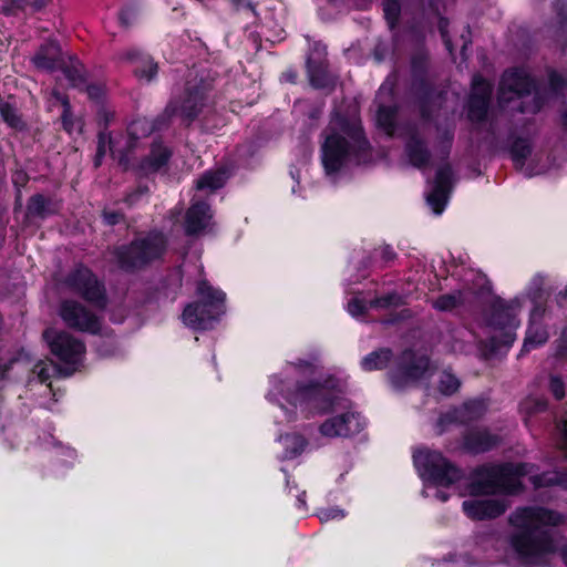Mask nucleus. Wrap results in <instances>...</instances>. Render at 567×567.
<instances>
[{
  "label": "nucleus",
  "instance_id": "nucleus-1",
  "mask_svg": "<svg viewBox=\"0 0 567 567\" xmlns=\"http://www.w3.org/2000/svg\"><path fill=\"white\" fill-rule=\"evenodd\" d=\"M311 371L310 363L287 364L280 374L271 378L269 399L279 402L286 411L290 405L308 414L338 413L320 425L319 432L324 437H348L359 433L363 429V420L350 408L347 399L332 393L338 385L331 384L330 381L322 384H300V379Z\"/></svg>",
  "mask_w": 567,
  "mask_h": 567
},
{
  "label": "nucleus",
  "instance_id": "nucleus-2",
  "mask_svg": "<svg viewBox=\"0 0 567 567\" xmlns=\"http://www.w3.org/2000/svg\"><path fill=\"white\" fill-rule=\"evenodd\" d=\"M561 516L545 508H522L512 517V525L517 528L513 537L515 550L523 557L535 558L556 549V536L544 529L546 526H556Z\"/></svg>",
  "mask_w": 567,
  "mask_h": 567
},
{
  "label": "nucleus",
  "instance_id": "nucleus-3",
  "mask_svg": "<svg viewBox=\"0 0 567 567\" xmlns=\"http://www.w3.org/2000/svg\"><path fill=\"white\" fill-rule=\"evenodd\" d=\"M361 126L347 124L341 117L332 118L321 147V159L327 174L338 172L352 156L367 148Z\"/></svg>",
  "mask_w": 567,
  "mask_h": 567
},
{
  "label": "nucleus",
  "instance_id": "nucleus-4",
  "mask_svg": "<svg viewBox=\"0 0 567 567\" xmlns=\"http://www.w3.org/2000/svg\"><path fill=\"white\" fill-rule=\"evenodd\" d=\"M168 247L165 234L152 229L145 235L134 237L130 243L115 246L112 255L120 270L136 274L161 261Z\"/></svg>",
  "mask_w": 567,
  "mask_h": 567
},
{
  "label": "nucleus",
  "instance_id": "nucleus-5",
  "mask_svg": "<svg viewBox=\"0 0 567 567\" xmlns=\"http://www.w3.org/2000/svg\"><path fill=\"white\" fill-rule=\"evenodd\" d=\"M196 295L199 301L185 307L183 322L194 330H205L226 312V293L203 279L197 284Z\"/></svg>",
  "mask_w": 567,
  "mask_h": 567
},
{
  "label": "nucleus",
  "instance_id": "nucleus-6",
  "mask_svg": "<svg viewBox=\"0 0 567 567\" xmlns=\"http://www.w3.org/2000/svg\"><path fill=\"white\" fill-rule=\"evenodd\" d=\"M528 473V466L524 464L493 465L478 468L470 484V494L516 493L522 485L519 478Z\"/></svg>",
  "mask_w": 567,
  "mask_h": 567
},
{
  "label": "nucleus",
  "instance_id": "nucleus-7",
  "mask_svg": "<svg viewBox=\"0 0 567 567\" xmlns=\"http://www.w3.org/2000/svg\"><path fill=\"white\" fill-rule=\"evenodd\" d=\"M413 461L419 475L424 481L425 496H429L431 485L450 486L461 477L460 471L436 451L417 449L413 453Z\"/></svg>",
  "mask_w": 567,
  "mask_h": 567
},
{
  "label": "nucleus",
  "instance_id": "nucleus-8",
  "mask_svg": "<svg viewBox=\"0 0 567 567\" xmlns=\"http://www.w3.org/2000/svg\"><path fill=\"white\" fill-rule=\"evenodd\" d=\"M65 287L96 310H105L109 306V296L103 280L85 266L78 264L64 278Z\"/></svg>",
  "mask_w": 567,
  "mask_h": 567
},
{
  "label": "nucleus",
  "instance_id": "nucleus-9",
  "mask_svg": "<svg viewBox=\"0 0 567 567\" xmlns=\"http://www.w3.org/2000/svg\"><path fill=\"white\" fill-rule=\"evenodd\" d=\"M43 339L51 353L68 365H75L85 352V344L65 331L44 330Z\"/></svg>",
  "mask_w": 567,
  "mask_h": 567
},
{
  "label": "nucleus",
  "instance_id": "nucleus-10",
  "mask_svg": "<svg viewBox=\"0 0 567 567\" xmlns=\"http://www.w3.org/2000/svg\"><path fill=\"white\" fill-rule=\"evenodd\" d=\"M60 317L65 324L74 330L99 334L102 329L100 318L76 300H63L60 306Z\"/></svg>",
  "mask_w": 567,
  "mask_h": 567
},
{
  "label": "nucleus",
  "instance_id": "nucleus-11",
  "mask_svg": "<svg viewBox=\"0 0 567 567\" xmlns=\"http://www.w3.org/2000/svg\"><path fill=\"white\" fill-rule=\"evenodd\" d=\"M451 187L452 169L445 164L437 168L431 190L426 195V202L434 214L440 215L444 210Z\"/></svg>",
  "mask_w": 567,
  "mask_h": 567
},
{
  "label": "nucleus",
  "instance_id": "nucleus-12",
  "mask_svg": "<svg viewBox=\"0 0 567 567\" xmlns=\"http://www.w3.org/2000/svg\"><path fill=\"white\" fill-rule=\"evenodd\" d=\"M214 226V215L206 202H195L187 209L184 220L186 234L197 236L210 230Z\"/></svg>",
  "mask_w": 567,
  "mask_h": 567
},
{
  "label": "nucleus",
  "instance_id": "nucleus-13",
  "mask_svg": "<svg viewBox=\"0 0 567 567\" xmlns=\"http://www.w3.org/2000/svg\"><path fill=\"white\" fill-rule=\"evenodd\" d=\"M532 86L533 82L525 70L506 72L501 82L499 103L504 104L514 97H520L524 93H529Z\"/></svg>",
  "mask_w": 567,
  "mask_h": 567
},
{
  "label": "nucleus",
  "instance_id": "nucleus-14",
  "mask_svg": "<svg viewBox=\"0 0 567 567\" xmlns=\"http://www.w3.org/2000/svg\"><path fill=\"white\" fill-rule=\"evenodd\" d=\"M427 369L429 360L425 357L415 358L412 352H404L402 367L391 377L392 383L398 388L402 386L409 381L423 378Z\"/></svg>",
  "mask_w": 567,
  "mask_h": 567
},
{
  "label": "nucleus",
  "instance_id": "nucleus-15",
  "mask_svg": "<svg viewBox=\"0 0 567 567\" xmlns=\"http://www.w3.org/2000/svg\"><path fill=\"white\" fill-rule=\"evenodd\" d=\"M492 87L481 76H474L472 82V93L468 103V116L472 121H481L487 111V105Z\"/></svg>",
  "mask_w": 567,
  "mask_h": 567
},
{
  "label": "nucleus",
  "instance_id": "nucleus-16",
  "mask_svg": "<svg viewBox=\"0 0 567 567\" xmlns=\"http://www.w3.org/2000/svg\"><path fill=\"white\" fill-rule=\"evenodd\" d=\"M507 504L499 499H471L463 503L465 514L473 519L494 518L505 512Z\"/></svg>",
  "mask_w": 567,
  "mask_h": 567
},
{
  "label": "nucleus",
  "instance_id": "nucleus-17",
  "mask_svg": "<svg viewBox=\"0 0 567 567\" xmlns=\"http://www.w3.org/2000/svg\"><path fill=\"white\" fill-rule=\"evenodd\" d=\"M63 61L61 47L55 40H49L41 44L32 58L37 69L48 72L56 71Z\"/></svg>",
  "mask_w": 567,
  "mask_h": 567
},
{
  "label": "nucleus",
  "instance_id": "nucleus-18",
  "mask_svg": "<svg viewBox=\"0 0 567 567\" xmlns=\"http://www.w3.org/2000/svg\"><path fill=\"white\" fill-rule=\"evenodd\" d=\"M125 59L134 64L133 73L138 80L151 82L157 74V64L152 56L138 49L126 51Z\"/></svg>",
  "mask_w": 567,
  "mask_h": 567
},
{
  "label": "nucleus",
  "instance_id": "nucleus-19",
  "mask_svg": "<svg viewBox=\"0 0 567 567\" xmlns=\"http://www.w3.org/2000/svg\"><path fill=\"white\" fill-rule=\"evenodd\" d=\"M171 156V150L167 146H165L161 141L155 140L151 144L148 155L142 158L140 163V169L144 174L156 173L168 164Z\"/></svg>",
  "mask_w": 567,
  "mask_h": 567
},
{
  "label": "nucleus",
  "instance_id": "nucleus-20",
  "mask_svg": "<svg viewBox=\"0 0 567 567\" xmlns=\"http://www.w3.org/2000/svg\"><path fill=\"white\" fill-rule=\"evenodd\" d=\"M544 309L535 308L530 315L529 327L523 344V352H527L544 344L548 339V332L542 324Z\"/></svg>",
  "mask_w": 567,
  "mask_h": 567
},
{
  "label": "nucleus",
  "instance_id": "nucleus-21",
  "mask_svg": "<svg viewBox=\"0 0 567 567\" xmlns=\"http://www.w3.org/2000/svg\"><path fill=\"white\" fill-rule=\"evenodd\" d=\"M58 70L63 73L71 87L79 91L84 89L87 73L84 64L76 56H70L68 62H61Z\"/></svg>",
  "mask_w": 567,
  "mask_h": 567
},
{
  "label": "nucleus",
  "instance_id": "nucleus-22",
  "mask_svg": "<svg viewBox=\"0 0 567 567\" xmlns=\"http://www.w3.org/2000/svg\"><path fill=\"white\" fill-rule=\"evenodd\" d=\"M228 178L225 169L218 168L216 171L206 172L196 182V188L199 190L214 192L224 186Z\"/></svg>",
  "mask_w": 567,
  "mask_h": 567
},
{
  "label": "nucleus",
  "instance_id": "nucleus-23",
  "mask_svg": "<svg viewBox=\"0 0 567 567\" xmlns=\"http://www.w3.org/2000/svg\"><path fill=\"white\" fill-rule=\"evenodd\" d=\"M497 437L485 431L471 433L465 440V446L473 453L485 452L496 445Z\"/></svg>",
  "mask_w": 567,
  "mask_h": 567
},
{
  "label": "nucleus",
  "instance_id": "nucleus-24",
  "mask_svg": "<svg viewBox=\"0 0 567 567\" xmlns=\"http://www.w3.org/2000/svg\"><path fill=\"white\" fill-rule=\"evenodd\" d=\"M50 206L51 199L47 198L42 194H34L28 200L27 210L29 215L43 219L55 213V210L51 209Z\"/></svg>",
  "mask_w": 567,
  "mask_h": 567
},
{
  "label": "nucleus",
  "instance_id": "nucleus-25",
  "mask_svg": "<svg viewBox=\"0 0 567 567\" xmlns=\"http://www.w3.org/2000/svg\"><path fill=\"white\" fill-rule=\"evenodd\" d=\"M406 154L411 164L419 168H423L427 164L429 154L423 147V143L414 136L406 145Z\"/></svg>",
  "mask_w": 567,
  "mask_h": 567
},
{
  "label": "nucleus",
  "instance_id": "nucleus-26",
  "mask_svg": "<svg viewBox=\"0 0 567 567\" xmlns=\"http://www.w3.org/2000/svg\"><path fill=\"white\" fill-rule=\"evenodd\" d=\"M279 443L284 446V458H293L298 456L306 446V440L299 434H288L279 437Z\"/></svg>",
  "mask_w": 567,
  "mask_h": 567
},
{
  "label": "nucleus",
  "instance_id": "nucleus-27",
  "mask_svg": "<svg viewBox=\"0 0 567 567\" xmlns=\"http://www.w3.org/2000/svg\"><path fill=\"white\" fill-rule=\"evenodd\" d=\"M154 124L147 117H138L133 120L127 126V134L131 141H138L154 133Z\"/></svg>",
  "mask_w": 567,
  "mask_h": 567
},
{
  "label": "nucleus",
  "instance_id": "nucleus-28",
  "mask_svg": "<svg viewBox=\"0 0 567 567\" xmlns=\"http://www.w3.org/2000/svg\"><path fill=\"white\" fill-rule=\"evenodd\" d=\"M390 359V350L382 349L364 357L361 361V365L367 371L383 369L388 365Z\"/></svg>",
  "mask_w": 567,
  "mask_h": 567
},
{
  "label": "nucleus",
  "instance_id": "nucleus-29",
  "mask_svg": "<svg viewBox=\"0 0 567 567\" xmlns=\"http://www.w3.org/2000/svg\"><path fill=\"white\" fill-rule=\"evenodd\" d=\"M203 106V97L196 93L186 99L183 103L182 111L179 112V118L183 117L187 122H190L197 116Z\"/></svg>",
  "mask_w": 567,
  "mask_h": 567
},
{
  "label": "nucleus",
  "instance_id": "nucleus-30",
  "mask_svg": "<svg viewBox=\"0 0 567 567\" xmlns=\"http://www.w3.org/2000/svg\"><path fill=\"white\" fill-rule=\"evenodd\" d=\"M0 115L3 122L12 128H22L23 122L17 109L9 102L0 103Z\"/></svg>",
  "mask_w": 567,
  "mask_h": 567
},
{
  "label": "nucleus",
  "instance_id": "nucleus-31",
  "mask_svg": "<svg viewBox=\"0 0 567 567\" xmlns=\"http://www.w3.org/2000/svg\"><path fill=\"white\" fill-rule=\"evenodd\" d=\"M177 114V102L173 99L169 101L165 111L157 115L155 118L151 120V123L154 124V132H158L168 126L172 121V117Z\"/></svg>",
  "mask_w": 567,
  "mask_h": 567
},
{
  "label": "nucleus",
  "instance_id": "nucleus-32",
  "mask_svg": "<svg viewBox=\"0 0 567 567\" xmlns=\"http://www.w3.org/2000/svg\"><path fill=\"white\" fill-rule=\"evenodd\" d=\"M460 384L458 379L454 374L444 371L440 377L439 390L445 395H451L458 390Z\"/></svg>",
  "mask_w": 567,
  "mask_h": 567
},
{
  "label": "nucleus",
  "instance_id": "nucleus-33",
  "mask_svg": "<svg viewBox=\"0 0 567 567\" xmlns=\"http://www.w3.org/2000/svg\"><path fill=\"white\" fill-rule=\"evenodd\" d=\"M30 6V0H3L0 12L6 17L17 16Z\"/></svg>",
  "mask_w": 567,
  "mask_h": 567
},
{
  "label": "nucleus",
  "instance_id": "nucleus-34",
  "mask_svg": "<svg viewBox=\"0 0 567 567\" xmlns=\"http://www.w3.org/2000/svg\"><path fill=\"white\" fill-rule=\"evenodd\" d=\"M461 297V292L443 295L433 302V307L443 311L452 310L462 301Z\"/></svg>",
  "mask_w": 567,
  "mask_h": 567
},
{
  "label": "nucleus",
  "instance_id": "nucleus-35",
  "mask_svg": "<svg viewBox=\"0 0 567 567\" xmlns=\"http://www.w3.org/2000/svg\"><path fill=\"white\" fill-rule=\"evenodd\" d=\"M81 92H85L89 100L96 104H103L105 101L106 90L103 84L86 82Z\"/></svg>",
  "mask_w": 567,
  "mask_h": 567
},
{
  "label": "nucleus",
  "instance_id": "nucleus-36",
  "mask_svg": "<svg viewBox=\"0 0 567 567\" xmlns=\"http://www.w3.org/2000/svg\"><path fill=\"white\" fill-rule=\"evenodd\" d=\"M532 482L535 486H546L551 484H558L567 488V474H550L543 476H533Z\"/></svg>",
  "mask_w": 567,
  "mask_h": 567
},
{
  "label": "nucleus",
  "instance_id": "nucleus-37",
  "mask_svg": "<svg viewBox=\"0 0 567 567\" xmlns=\"http://www.w3.org/2000/svg\"><path fill=\"white\" fill-rule=\"evenodd\" d=\"M109 138H111V136L109 134H106L105 132H100L97 134V147H96V153L94 156V166L95 167H100L103 158L105 157L106 145L109 144Z\"/></svg>",
  "mask_w": 567,
  "mask_h": 567
},
{
  "label": "nucleus",
  "instance_id": "nucleus-38",
  "mask_svg": "<svg viewBox=\"0 0 567 567\" xmlns=\"http://www.w3.org/2000/svg\"><path fill=\"white\" fill-rule=\"evenodd\" d=\"M103 224L110 227L116 226L121 223H125L126 217L125 214L121 210H109L103 209L101 214Z\"/></svg>",
  "mask_w": 567,
  "mask_h": 567
},
{
  "label": "nucleus",
  "instance_id": "nucleus-39",
  "mask_svg": "<svg viewBox=\"0 0 567 567\" xmlns=\"http://www.w3.org/2000/svg\"><path fill=\"white\" fill-rule=\"evenodd\" d=\"M519 321L515 318V316L509 318V321L506 327L501 328L499 330H504V340L503 344L509 347L515 340V330L518 328Z\"/></svg>",
  "mask_w": 567,
  "mask_h": 567
},
{
  "label": "nucleus",
  "instance_id": "nucleus-40",
  "mask_svg": "<svg viewBox=\"0 0 567 567\" xmlns=\"http://www.w3.org/2000/svg\"><path fill=\"white\" fill-rule=\"evenodd\" d=\"M383 10H384L386 20L389 21V23L391 25H393L398 19L399 12H400V7H399L398 1L396 0H384Z\"/></svg>",
  "mask_w": 567,
  "mask_h": 567
},
{
  "label": "nucleus",
  "instance_id": "nucleus-41",
  "mask_svg": "<svg viewBox=\"0 0 567 567\" xmlns=\"http://www.w3.org/2000/svg\"><path fill=\"white\" fill-rule=\"evenodd\" d=\"M75 118L73 115L72 107L66 110H62L61 114V125L63 131H65L68 134H72L75 130Z\"/></svg>",
  "mask_w": 567,
  "mask_h": 567
},
{
  "label": "nucleus",
  "instance_id": "nucleus-42",
  "mask_svg": "<svg viewBox=\"0 0 567 567\" xmlns=\"http://www.w3.org/2000/svg\"><path fill=\"white\" fill-rule=\"evenodd\" d=\"M150 188L147 185H138L134 190L126 194L123 200L127 206H133L143 195L147 194Z\"/></svg>",
  "mask_w": 567,
  "mask_h": 567
},
{
  "label": "nucleus",
  "instance_id": "nucleus-43",
  "mask_svg": "<svg viewBox=\"0 0 567 567\" xmlns=\"http://www.w3.org/2000/svg\"><path fill=\"white\" fill-rule=\"evenodd\" d=\"M377 121L380 125H382L388 133L392 130V113L386 107H380L377 114Z\"/></svg>",
  "mask_w": 567,
  "mask_h": 567
},
{
  "label": "nucleus",
  "instance_id": "nucleus-44",
  "mask_svg": "<svg viewBox=\"0 0 567 567\" xmlns=\"http://www.w3.org/2000/svg\"><path fill=\"white\" fill-rule=\"evenodd\" d=\"M109 148H110V152H111V155L113 158L117 159L118 164L121 166L124 167V169H127L128 167V155H127V151L125 150H121V151H116L113 146V141L112 138H109Z\"/></svg>",
  "mask_w": 567,
  "mask_h": 567
},
{
  "label": "nucleus",
  "instance_id": "nucleus-45",
  "mask_svg": "<svg viewBox=\"0 0 567 567\" xmlns=\"http://www.w3.org/2000/svg\"><path fill=\"white\" fill-rule=\"evenodd\" d=\"M318 516L321 522H329L331 519H339L344 517V513L342 509L339 508H326L321 509L318 513Z\"/></svg>",
  "mask_w": 567,
  "mask_h": 567
},
{
  "label": "nucleus",
  "instance_id": "nucleus-46",
  "mask_svg": "<svg viewBox=\"0 0 567 567\" xmlns=\"http://www.w3.org/2000/svg\"><path fill=\"white\" fill-rule=\"evenodd\" d=\"M549 389L556 399L559 400L565 396V385L559 378H557V377L550 378Z\"/></svg>",
  "mask_w": 567,
  "mask_h": 567
},
{
  "label": "nucleus",
  "instance_id": "nucleus-47",
  "mask_svg": "<svg viewBox=\"0 0 567 567\" xmlns=\"http://www.w3.org/2000/svg\"><path fill=\"white\" fill-rule=\"evenodd\" d=\"M365 309H367L365 303L362 302L361 300H359L358 298L352 299L348 303V311L352 317H358V316L362 315L365 311Z\"/></svg>",
  "mask_w": 567,
  "mask_h": 567
},
{
  "label": "nucleus",
  "instance_id": "nucleus-48",
  "mask_svg": "<svg viewBox=\"0 0 567 567\" xmlns=\"http://www.w3.org/2000/svg\"><path fill=\"white\" fill-rule=\"evenodd\" d=\"M34 371L38 375V379L41 383H47L51 379V370L49 367L44 364H37Z\"/></svg>",
  "mask_w": 567,
  "mask_h": 567
},
{
  "label": "nucleus",
  "instance_id": "nucleus-49",
  "mask_svg": "<svg viewBox=\"0 0 567 567\" xmlns=\"http://www.w3.org/2000/svg\"><path fill=\"white\" fill-rule=\"evenodd\" d=\"M446 27H447V21L442 19L440 22V31L443 37L446 49L449 50L450 53H452L453 49H452L451 41L447 38Z\"/></svg>",
  "mask_w": 567,
  "mask_h": 567
},
{
  "label": "nucleus",
  "instance_id": "nucleus-50",
  "mask_svg": "<svg viewBox=\"0 0 567 567\" xmlns=\"http://www.w3.org/2000/svg\"><path fill=\"white\" fill-rule=\"evenodd\" d=\"M52 95L54 96L55 100H58L61 103L63 110H66V107L68 109L72 107L71 103H70V99L66 94L61 93L59 91H53Z\"/></svg>",
  "mask_w": 567,
  "mask_h": 567
},
{
  "label": "nucleus",
  "instance_id": "nucleus-51",
  "mask_svg": "<svg viewBox=\"0 0 567 567\" xmlns=\"http://www.w3.org/2000/svg\"><path fill=\"white\" fill-rule=\"evenodd\" d=\"M133 11L131 8H123L118 13V19L123 25H128Z\"/></svg>",
  "mask_w": 567,
  "mask_h": 567
},
{
  "label": "nucleus",
  "instance_id": "nucleus-52",
  "mask_svg": "<svg viewBox=\"0 0 567 567\" xmlns=\"http://www.w3.org/2000/svg\"><path fill=\"white\" fill-rule=\"evenodd\" d=\"M309 76H310V82L313 86H316V87L326 86V81L321 80L319 76H317L315 70H312V69L309 70Z\"/></svg>",
  "mask_w": 567,
  "mask_h": 567
},
{
  "label": "nucleus",
  "instance_id": "nucleus-53",
  "mask_svg": "<svg viewBox=\"0 0 567 567\" xmlns=\"http://www.w3.org/2000/svg\"><path fill=\"white\" fill-rule=\"evenodd\" d=\"M50 0H33L30 1V6L34 11H40L49 4Z\"/></svg>",
  "mask_w": 567,
  "mask_h": 567
},
{
  "label": "nucleus",
  "instance_id": "nucleus-54",
  "mask_svg": "<svg viewBox=\"0 0 567 567\" xmlns=\"http://www.w3.org/2000/svg\"><path fill=\"white\" fill-rule=\"evenodd\" d=\"M520 307V300L516 298L515 300L511 301V303L507 306L506 311L509 315V312H515Z\"/></svg>",
  "mask_w": 567,
  "mask_h": 567
},
{
  "label": "nucleus",
  "instance_id": "nucleus-55",
  "mask_svg": "<svg viewBox=\"0 0 567 567\" xmlns=\"http://www.w3.org/2000/svg\"><path fill=\"white\" fill-rule=\"evenodd\" d=\"M390 302H391L390 298L389 299H378V300L371 302L370 307H383V306L389 305Z\"/></svg>",
  "mask_w": 567,
  "mask_h": 567
},
{
  "label": "nucleus",
  "instance_id": "nucleus-56",
  "mask_svg": "<svg viewBox=\"0 0 567 567\" xmlns=\"http://www.w3.org/2000/svg\"><path fill=\"white\" fill-rule=\"evenodd\" d=\"M305 495H306V493H305V492H302L301 494H298V495H297L298 506H299L300 508H306V499H305Z\"/></svg>",
  "mask_w": 567,
  "mask_h": 567
},
{
  "label": "nucleus",
  "instance_id": "nucleus-57",
  "mask_svg": "<svg viewBox=\"0 0 567 567\" xmlns=\"http://www.w3.org/2000/svg\"><path fill=\"white\" fill-rule=\"evenodd\" d=\"M169 213H171V217H172V220H173V225H175L176 221L174 220V218L177 217V206L171 208Z\"/></svg>",
  "mask_w": 567,
  "mask_h": 567
},
{
  "label": "nucleus",
  "instance_id": "nucleus-58",
  "mask_svg": "<svg viewBox=\"0 0 567 567\" xmlns=\"http://www.w3.org/2000/svg\"><path fill=\"white\" fill-rule=\"evenodd\" d=\"M435 496L442 502H445L447 499V496L443 493H436Z\"/></svg>",
  "mask_w": 567,
  "mask_h": 567
},
{
  "label": "nucleus",
  "instance_id": "nucleus-59",
  "mask_svg": "<svg viewBox=\"0 0 567 567\" xmlns=\"http://www.w3.org/2000/svg\"><path fill=\"white\" fill-rule=\"evenodd\" d=\"M561 431L564 432L565 436L567 437V422H564Z\"/></svg>",
  "mask_w": 567,
  "mask_h": 567
},
{
  "label": "nucleus",
  "instance_id": "nucleus-60",
  "mask_svg": "<svg viewBox=\"0 0 567 567\" xmlns=\"http://www.w3.org/2000/svg\"><path fill=\"white\" fill-rule=\"evenodd\" d=\"M286 76H287V80H289V81H291V82H292V81H293V79H295V75H293L292 73H288V74H286Z\"/></svg>",
  "mask_w": 567,
  "mask_h": 567
},
{
  "label": "nucleus",
  "instance_id": "nucleus-61",
  "mask_svg": "<svg viewBox=\"0 0 567 567\" xmlns=\"http://www.w3.org/2000/svg\"><path fill=\"white\" fill-rule=\"evenodd\" d=\"M3 372H4V369H3V364H2V359L0 358V377L2 375Z\"/></svg>",
  "mask_w": 567,
  "mask_h": 567
},
{
  "label": "nucleus",
  "instance_id": "nucleus-62",
  "mask_svg": "<svg viewBox=\"0 0 567 567\" xmlns=\"http://www.w3.org/2000/svg\"><path fill=\"white\" fill-rule=\"evenodd\" d=\"M72 372H74V368H72L66 374H71Z\"/></svg>",
  "mask_w": 567,
  "mask_h": 567
},
{
  "label": "nucleus",
  "instance_id": "nucleus-63",
  "mask_svg": "<svg viewBox=\"0 0 567 567\" xmlns=\"http://www.w3.org/2000/svg\"><path fill=\"white\" fill-rule=\"evenodd\" d=\"M564 121L567 124V113L564 115Z\"/></svg>",
  "mask_w": 567,
  "mask_h": 567
}]
</instances>
